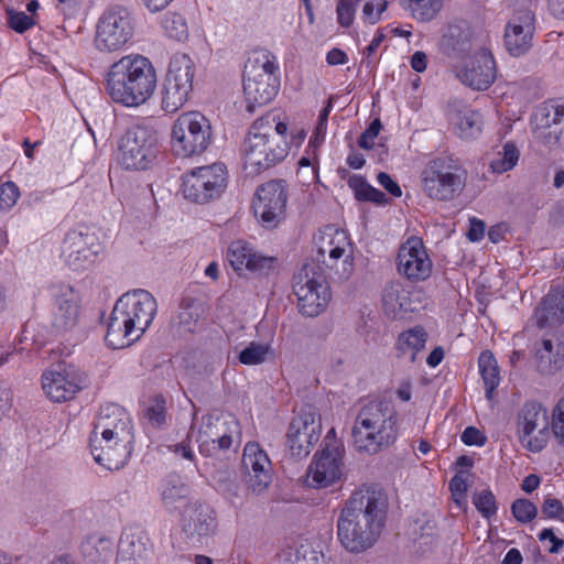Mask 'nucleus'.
<instances>
[{"label":"nucleus","instance_id":"1","mask_svg":"<svg viewBox=\"0 0 564 564\" xmlns=\"http://www.w3.org/2000/svg\"><path fill=\"white\" fill-rule=\"evenodd\" d=\"M388 498L375 487L351 494L337 520V538L345 550L361 553L372 547L386 524Z\"/></svg>","mask_w":564,"mask_h":564},{"label":"nucleus","instance_id":"2","mask_svg":"<svg viewBox=\"0 0 564 564\" xmlns=\"http://www.w3.org/2000/svg\"><path fill=\"white\" fill-rule=\"evenodd\" d=\"M132 424L128 412L110 403L100 408L90 437L94 459L106 468H121L129 457Z\"/></svg>","mask_w":564,"mask_h":564},{"label":"nucleus","instance_id":"3","mask_svg":"<svg viewBox=\"0 0 564 564\" xmlns=\"http://www.w3.org/2000/svg\"><path fill=\"white\" fill-rule=\"evenodd\" d=\"M288 121L280 115L268 112L250 127L243 142V169L248 174L257 175L274 166L286 158Z\"/></svg>","mask_w":564,"mask_h":564},{"label":"nucleus","instance_id":"4","mask_svg":"<svg viewBox=\"0 0 564 564\" xmlns=\"http://www.w3.org/2000/svg\"><path fill=\"white\" fill-rule=\"evenodd\" d=\"M156 84V70L151 61L140 54H130L109 67L105 88L112 101L138 107L152 97Z\"/></svg>","mask_w":564,"mask_h":564},{"label":"nucleus","instance_id":"5","mask_svg":"<svg viewBox=\"0 0 564 564\" xmlns=\"http://www.w3.org/2000/svg\"><path fill=\"white\" fill-rule=\"evenodd\" d=\"M156 301L145 290L124 293L111 312L106 341L113 349L130 346L147 330L156 314Z\"/></svg>","mask_w":564,"mask_h":564},{"label":"nucleus","instance_id":"6","mask_svg":"<svg viewBox=\"0 0 564 564\" xmlns=\"http://www.w3.org/2000/svg\"><path fill=\"white\" fill-rule=\"evenodd\" d=\"M276 57L268 50L253 51L243 70V96L247 109L253 111L271 102L280 88Z\"/></svg>","mask_w":564,"mask_h":564},{"label":"nucleus","instance_id":"7","mask_svg":"<svg viewBox=\"0 0 564 564\" xmlns=\"http://www.w3.org/2000/svg\"><path fill=\"white\" fill-rule=\"evenodd\" d=\"M394 412L379 403L369 404L358 414L352 427V441L358 451L375 454L397 437Z\"/></svg>","mask_w":564,"mask_h":564},{"label":"nucleus","instance_id":"8","mask_svg":"<svg viewBox=\"0 0 564 564\" xmlns=\"http://www.w3.org/2000/svg\"><path fill=\"white\" fill-rule=\"evenodd\" d=\"M214 138L210 120L198 110L183 111L171 126L170 144L172 151L181 158L203 154Z\"/></svg>","mask_w":564,"mask_h":564},{"label":"nucleus","instance_id":"9","mask_svg":"<svg viewBox=\"0 0 564 564\" xmlns=\"http://www.w3.org/2000/svg\"><path fill=\"white\" fill-rule=\"evenodd\" d=\"M466 170L451 158L432 160L421 173L422 191L434 200L448 202L465 187Z\"/></svg>","mask_w":564,"mask_h":564},{"label":"nucleus","instance_id":"10","mask_svg":"<svg viewBox=\"0 0 564 564\" xmlns=\"http://www.w3.org/2000/svg\"><path fill=\"white\" fill-rule=\"evenodd\" d=\"M229 173L224 163H212L195 167L182 177L183 196L196 204L218 199L226 191Z\"/></svg>","mask_w":564,"mask_h":564},{"label":"nucleus","instance_id":"11","mask_svg":"<svg viewBox=\"0 0 564 564\" xmlns=\"http://www.w3.org/2000/svg\"><path fill=\"white\" fill-rule=\"evenodd\" d=\"M293 291L300 312L306 316H317L330 301L323 268L314 261L305 263L295 274Z\"/></svg>","mask_w":564,"mask_h":564},{"label":"nucleus","instance_id":"12","mask_svg":"<svg viewBox=\"0 0 564 564\" xmlns=\"http://www.w3.org/2000/svg\"><path fill=\"white\" fill-rule=\"evenodd\" d=\"M156 151V131L144 124H135L119 141L118 162L127 170H145L155 159Z\"/></svg>","mask_w":564,"mask_h":564},{"label":"nucleus","instance_id":"13","mask_svg":"<svg viewBox=\"0 0 564 564\" xmlns=\"http://www.w3.org/2000/svg\"><path fill=\"white\" fill-rule=\"evenodd\" d=\"M288 198V187L283 181L260 185L252 200L254 217L264 228H275L285 218Z\"/></svg>","mask_w":564,"mask_h":564},{"label":"nucleus","instance_id":"14","mask_svg":"<svg viewBox=\"0 0 564 564\" xmlns=\"http://www.w3.org/2000/svg\"><path fill=\"white\" fill-rule=\"evenodd\" d=\"M133 35L130 14L122 8L105 12L98 21L95 45L101 52H116L126 46Z\"/></svg>","mask_w":564,"mask_h":564},{"label":"nucleus","instance_id":"15","mask_svg":"<svg viewBox=\"0 0 564 564\" xmlns=\"http://www.w3.org/2000/svg\"><path fill=\"white\" fill-rule=\"evenodd\" d=\"M344 477V448L334 443L317 452L306 471V484L312 488H326Z\"/></svg>","mask_w":564,"mask_h":564},{"label":"nucleus","instance_id":"16","mask_svg":"<svg viewBox=\"0 0 564 564\" xmlns=\"http://www.w3.org/2000/svg\"><path fill=\"white\" fill-rule=\"evenodd\" d=\"M397 271L411 283L424 282L433 273V261L419 237L408 238L397 253Z\"/></svg>","mask_w":564,"mask_h":564},{"label":"nucleus","instance_id":"17","mask_svg":"<svg viewBox=\"0 0 564 564\" xmlns=\"http://www.w3.org/2000/svg\"><path fill=\"white\" fill-rule=\"evenodd\" d=\"M322 435V419L314 410L302 411L290 423L286 445L295 457H306Z\"/></svg>","mask_w":564,"mask_h":564},{"label":"nucleus","instance_id":"18","mask_svg":"<svg viewBox=\"0 0 564 564\" xmlns=\"http://www.w3.org/2000/svg\"><path fill=\"white\" fill-rule=\"evenodd\" d=\"M41 384L45 395L55 403L67 402L85 387L84 372L73 366L48 369L42 373Z\"/></svg>","mask_w":564,"mask_h":564},{"label":"nucleus","instance_id":"19","mask_svg":"<svg viewBox=\"0 0 564 564\" xmlns=\"http://www.w3.org/2000/svg\"><path fill=\"white\" fill-rule=\"evenodd\" d=\"M535 23L532 10L521 8L513 12L503 31V45L509 55L520 57L532 48Z\"/></svg>","mask_w":564,"mask_h":564},{"label":"nucleus","instance_id":"20","mask_svg":"<svg viewBox=\"0 0 564 564\" xmlns=\"http://www.w3.org/2000/svg\"><path fill=\"white\" fill-rule=\"evenodd\" d=\"M518 433L523 447L532 453L541 452L550 437L545 411L538 404H525L519 417Z\"/></svg>","mask_w":564,"mask_h":564},{"label":"nucleus","instance_id":"21","mask_svg":"<svg viewBox=\"0 0 564 564\" xmlns=\"http://www.w3.org/2000/svg\"><path fill=\"white\" fill-rule=\"evenodd\" d=\"M534 122L550 149L564 150V99L545 101L535 111Z\"/></svg>","mask_w":564,"mask_h":564},{"label":"nucleus","instance_id":"22","mask_svg":"<svg viewBox=\"0 0 564 564\" xmlns=\"http://www.w3.org/2000/svg\"><path fill=\"white\" fill-rule=\"evenodd\" d=\"M457 78L476 90L488 89L496 79V62L488 50H480L456 68Z\"/></svg>","mask_w":564,"mask_h":564},{"label":"nucleus","instance_id":"23","mask_svg":"<svg viewBox=\"0 0 564 564\" xmlns=\"http://www.w3.org/2000/svg\"><path fill=\"white\" fill-rule=\"evenodd\" d=\"M242 471L248 487L253 492H261L270 485L271 460L258 443L246 444L242 454Z\"/></svg>","mask_w":564,"mask_h":564},{"label":"nucleus","instance_id":"24","mask_svg":"<svg viewBox=\"0 0 564 564\" xmlns=\"http://www.w3.org/2000/svg\"><path fill=\"white\" fill-rule=\"evenodd\" d=\"M226 258L236 272L249 271L254 274L265 275L274 269L275 259L262 256L243 240L232 241L226 253Z\"/></svg>","mask_w":564,"mask_h":564},{"label":"nucleus","instance_id":"25","mask_svg":"<svg viewBox=\"0 0 564 564\" xmlns=\"http://www.w3.org/2000/svg\"><path fill=\"white\" fill-rule=\"evenodd\" d=\"M232 432L227 422L220 417H204L198 430L199 453L204 456H217L232 445Z\"/></svg>","mask_w":564,"mask_h":564},{"label":"nucleus","instance_id":"26","mask_svg":"<svg viewBox=\"0 0 564 564\" xmlns=\"http://www.w3.org/2000/svg\"><path fill=\"white\" fill-rule=\"evenodd\" d=\"M82 318V306L77 294L68 288L62 296H56L52 307V327L58 333L74 329Z\"/></svg>","mask_w":564,"mask_h":564},{"label":"nucleus","instance_id":"27","mask_svg":"<svg viewBox=\"0 0 564 564\" xmlns=\"http://www.w3.org/2000/svg\"><path fill=\"white\" fill-rule=\"evenodd\" d=\"M315 245L317 247V260L332 268L334 262L347 252L349 240L344 230L328 226L315 237Z\"/></svg>","mask_w":564,"mask_h":564},{"label":"nucleus","instance_id":"28","mask_svg":"<svg viewBox=\"0 0 564 564\" xmlns=\"http://www.w3.org/2000/svg\"><path fill=\"white\" fill-rule=\"evenodd\" d=\"M187 531L192 536L202 541L215 534L217 529L216 516L207 506H194L187 510Z\"/></svg>","mask_w":564,"mask_h":564},{"label":"nucleus","instance_id":"29","mask_svg":"<svg viewBox=\"0 0 564 564\" xmlns=\"http://www.w3.org/2000/svg\"><path fill=\"white\" fill-rule=\"evenodd\" d=\"M540 327L557 325L564 322V292L550 291L535 311Z\"/></svg>","mask_w":564,"mask_h":564},{"label":"nucleus","instance_id":"30","mask_svg":"<svg viewBox=\"0 0 564 564\" xmlns=\"http://www.w3.org/2000/svg\"><path fill=\"white\" fill-rule=\"evenodd\" d=\"M193 86L165 79L162 91V109L167 113H174L189 99Z\"/></svg>","mask_w":564,"mask_h":564},{"label":"nucleus","instance_id":"31","mask_svg":"<svg viewBox=\"0 0 564 564\" xmlns=\"http://www.w3.org/2000/svg\"><path fill=\"white\" fill-rule=\"evenodd\" d=\"M478 368L485 383L486 397L488 400H492L495 390L500 383V371L497 359L490 350L480 352Z\"/></svg>","mask_w":564,"mask_h":564},{"label":"nucleus","instance_id":"32","mask_svg":"<svg viewBox=\"0 0 564 564\" xmlns=\"http://www.w3.org/2000/svg\"><path fill=\"white\" fill-rule=\"evenodd\" d=\"M196 67L193 59L183 53H176L171 58L165 79L193 86Z\"/></svg>","mask_w":564,"mask_h":564},{"label":"nucleus","instance_id":"33","mask_svg":"<svg viewBox=\"0 0 564 564\" xmlns=\"http://www.w3.org/2000/svg\"><path fill=\"white\" fill-rule=\"evenodd\" d=\"M426 340L425 329L422 326H415L399 335L397 349L401 355H410L411 360L414 361L417 352L425 347Z\"/></svg>","mask_w":564,"mask_h":564},{"label":"nucleus","instance_id":"34","mask_svg":"<svg viewBox=\"0 0 564 564\" xmlns=\"http://www.w3.org/2000/svg\"><path fill=\"white\" fill-rule=\"evenodd\" d=\"M400 4L413 19L427 22L440 13L444 0H400Z\"/></svg>","mask_w":564,"mask_h":564},{"label":"nucleus","instance_id":"35","mask_svg":"<svg viewBox=\"0 0 564 564\" xmlns=\"http://www.w3.org/2000/svg\"><path fill=\"white\" fill-rule=\"evenodd\" d=\"M348 186L354 192L357 200L371 202L377 205H387L389 202L384 193L371 186L366 178L360 175H351L348 178Z\"/></svg>","mask_w":564,"mask_h":564},{"label":"nucleus","instance_id":"36","mask_svg":"<svg viewBox=\"0 0 564 564\" xmlns=\"http://www.w3.org/2000/svg\"><path fill=\"white\" fill-rule=\"evenodd\" d=\"M451 122L456 127L463 138H470L481 130V117L479 112L464 108L451 117Z\"/></svg>","mask_w":564,"mask_h":564},{"label":"nucleus","instance_id":"37","mask_svg":"<svg viewBox=\"0 0 564 564\" xmlns=\"http://www.w3.org/2000/svg\"><path fill=\"white\" fill-rule=\"evenodd\" d=\"M519 159L520 151L513 143L508 142L490 161V170L492 173L502 174L512 170L518 164Z\"/></svg>","mask_w":564,"mask_h":564},{"label":"nucleus","instance_id":"38","mask_svg":"<svg viewBox=\"0 0 564 564\" xmlns=\"http://www.w3.org/2000/svg\"><path fill=\"white\" fill-rule=\"evenodd\" d=\"M470 475L459 471L449 481V491L456 507L466 512L468 509L467 490L470 484Z\"/></svg>","mask_w":564,"mask_h":564},{"label":"nucleus","instance_id":"39","mask_svg":"<svg viewBox=\"0 0 564 564\" xmlns=\"http://www.w3.org/2000/svg\"><path fill=\"white\" fill-rule=\"evenodd\" d=\"M271 354L269 344L252 341L239 352L238 360L242 365L256 366L263 364Z\"/></svg>","mask_w":564,"mask_h":564},{"label":"nucleus","instance_id":"40","mask_svg":"<svg viewBox=\"0 0 564 564\" xmlns=\"http://www.w3.org/2000/svg\"><path fill=\"white\" fill-rule=\"evenodd\" d=\"M404 289L400 283L388 284L382 294L383 307L388 313L395 314L404 308Z\"/></svg>","mask_w":564,"mask_h":564},{"label":"nucleus","instance_id":"41","mask_svg":"<svg viewBox=\"0 0 564 564\" xmlns=\"http://www.w3.org/2000/svg\"><path fill=\"white\" fill-rule=\"evenodd\" d=\"M473 503L477 511L488 520L497 514L498 506L496 497L489 489L475 492L473 496Z\"/></svg>","mask_w":564,"mask_h":564},{"label":"nucleus","instance_id":"42","mask_svg":"<svg viewBox=\"0 0 564 564\" xmlns=\"http://www.w3.org/2000/svg\"><path fill=\"white\" fill-rule=\"evenodd\" d=\"M161 23L165 34L172 39L181 40L186 35V23L177 13L165 14Z\"/></svg>","mask_w":564,"mask_h":564},{"label":"nucleus","instance_id":"43","mask_svg":"<svg viewBox=\"0 0 564 564\" xmlns=\"http://www.w3.org/2000/svg\"><path fill=\"white\" fill-rule=\"evenodd\" d=\"M511 512L517 521L528 523L532 521L536 514V506L528 499H517L511 506Z\"/></svg>","mask_w":564,"mask_h":564},{"label":"nucleus","instance_id":"44","mask_svg":"<svg viewBox=\"0 0 564 564\" xmlns=\"http://www.w3.org/2000/svg\"><path fill=\"white\" fill-rule=\"evenodd\" d=\"M165 400L163 397H154L145 409V417L153 426H160L165 422Z\"/></svg>","mask_w":564,"mask_h":564},{"label":"nucleus","instance_id":"45","mask_svg":"<svg viewBox=\"0 0 564 564\" xmlns=\"http://www.w3.org/2000/svg\"><path fill=\"white\" fill-rule=\"evenodd\" d=\"M7 15L9 26L18 33H23L35 25L34 17L28 15L24 12L8 9Z\"/></svg>","mask_w":564,"mask_h":564},{"label":"nucleus","instance_id":"46","mask_svg":"<svg viewBox=\"0 0 564 564\" xmlns=\"http://www.w3.org/2000/svg\"><path fill=\"white\" fill-rule=\"evenodd\" d=\"M20 196L19 187L11 181H0V209L13 207Z\"/></svg>","mask_w":564,"mask_h":564},{"label":"nucleus","instance_id":"47","mask_svg":"<svg viewBox=\"0 0 564 564\" xmlns=\"http://www.w3.org/2000/svg\"><path fill=\"white\" fill-rule=\"evenodd\" d=\"M535 356L538 360V368L543 373H552L562 366V359L558 357V354L544 352L536 349Z\"/></svg>","mask_w":564,"mask_h":564},{"label":"nucleus","instance_id":"48","mask_svg":"<svg viewBox=\"0 0 564 564\" xmlns=\"http://www.w3.org/2000/svg\"><path fill=\"white\" fill-rule=\"evenodd\" d=\"M358 3V0H339L337 4V21L344 26L348 28L352 24L355 20V8Z\"/></svg>","mask_w":564,"mask_h":564},{"label":"nucleus","instance_id":"49","mask_svg":"<svg viewBox=\"0 0 564 564\" xmlns=\"http://www.w3.org/2000/svg\"><path fill=\"white\" fill-rule=\"evenodd\" d=\"M552 431L564 443V397L558 400L552 410Z\"/></svg>","mask_w":564,"mask_h":564},{"label":"nucleus","instance_id":"50","mask_svg":"<svg viewBox=\"0 0 564 564\" xmlns=\"http://www.w3.org/2000/svg\"><path fill=\"white\" fill-rule=\"evenodd\" d=\"M542 513L546 519L564 520V506L561 500L546 497L542 505Z\"/></svg>","mask_w":564,"mask_h":564},{"label":"nucleus","instance_id":"51","mask_svg":"<svg viewBox=\"0 0 564 564\" xmlns=\"http://www.w3.org/2000/svg\"><path fill=\"white\" fill-rule=\"evenodd\" d=\"M382 126L379 119H375L358 140V145L365 150H370L375 147V141L379 135Z\"/></svg>","mask_w":564,"mask_h":564},{"label":"nucleus","instance_id":"52","mask_svg":"<svg viewBox=\"0 0 564 564\" xmlns=\"http://www.w3.org/2000/svg\"><path fill=\"white\" fill-rule=\"evenodd\" d=\"M460 440L468 446H484L487 442L486 435L475 426H468L460 435Z\"/></svg>","mask_w":564,"mask_h":564},{"label":"nucleus","instance_id":"53","mask_svg":"<svg viewBox=\"0 0 564 564\" xmlns=\"http://www.w3.org/2000/svg\"><path fill=\"white\" fill-rule=\"evenodd\" d=\"M377 181L393 197L402 196L401 187L389 174L380 172L377 176Z\"/></svg>","mask_w":564,"mask_h":564},{"label":"nucleus","instance_id":"54","mask_svg":"<svg viewBox=\"0 0 564 564\" xmlns=\"http://www.w3.org/2000/svg\"><path fill=\"white\" fill-rule=\"evenodd\" d=\"M426 528H427L429 532H426L425 534H422L417 540L414 541V549H415L416 553L421 552V550H422V552L430 551L433 549V546L435 544V538L432 532L433 527L430 525V523H427Z\"/></svg>","mask_w":564,"mask_h":564},{"label":"nucleus","instance_id":"55","mask_svg":"<svg viewBox=\"0 0 564 564\" xmlns=\"http://www.w3.org/2000/svg\"><path fill=\"white\" fill-rule=\"evenodd\" d=\"M539 539L542 542L549 541L551 543L549 547V552L551 553H557L564 544V541L562 539H558L552 529H543L539 533Z\"/></svg>","mask_w":564,"mask_h":564},{"label":"nucleus","instance_id":"56","mask_svg":"<svg viewBox=\"0 0 564 564\" xmlns=\"http://www.w3.org/2000/svg\"><path fill=\"white\" fill-rule=\"evenodd\" d=\"M486 231L485 223L477 218L470 219L467 237L470 241H479L484 238Z\"/></svg>","mask_w":564,"mask_h":564},{"label":"nucleus","instance_id":"57","mask_svg":"<svg viewBox=\"0 0 564 564\" xmlns=\"http://www.w3.org/2000/svg\"><path fill=\"white\" fill-rule=\"evenodd\" d=\"M326 131H327V127L316 123L313 134L308 141V149H313L314 158L316 156V151H317L318 147L325 140Z\"/></svg>","mask_w":564,"mask_h":564},{"label":"nucleus","instance_id":"58","mask_svg":"<svg viewBox=\"0 0 564 564\" xmlns=\"http://www.w3.org/2000/svg\"><path fill=\"white\" fill-rule=\"evenodd\" d=\"M326 62L332 66L344 65L348 62V56L340 48H332L326 55Z\"/></svg>","mask_w":564,"mask_h":564},{"label":"nucleus","instance_id":"59","mask_svg":"<svg viewBox=\"0 0 564 564\" xmlns=\"http://www.w3.org/2000/svg\"><path fill=\"white\" fill-rule=\"evenodd\" d=\"M12 403L11 391L0 387V420L10 411Z\"/></svg>","mask_w":564,"mask_h":564},{"label":"nucleus","instance_id":"60","mask_svg":"<svg viewBox=\"0 0 564 564\" xmlns=\"http://www.w3.org/2000/svg\"><path fill=\"white\" fill-rule=\"evenodd\" d=\"M295 564H321L319 555L316 551L313 550H304V552H297Z\"/></svg>","mask_w":564,"mask_h":564},{"label":"nucleus","instance_id":"61","mask_svg":"<svg viewBox=\"0 0 564 564\" xmlns=\"http://www.w3.org/2000/svg\"><path fill=\"white\" fill-rule=\"evenodd\" d=\"M426 66H427V57H426V54L423 53V52H415L413 55H412V58H411V67L415 70V72H424L426 69Z\"/></svg>","mask_w":564,"mask_h":564},{"label":"nucleus","instance_id":"62","mask_svg":"<svg viewBox=\"0 0 564 564\" xmlns=\"http://www.w3.org/2000/svg\"><path fill=\"white\" fill-rule=\"evenodd\" d=\"M540 482V477L538 475L531 474L523 479L521 488L523 491L530 494L539 488Z\"/></svg>","mask_w":564,"mask_h":564},{"label":"nucleus","instance_id":"63","mask_svg":"<svg viewBox=\"0 0 564 564\" xmlns=\"http://www.w3.org/2000/svg\"><path fill=\"white\" fill-rule=\"evenodd\" d=\"M175 454H180L182 457L188 460H193L194 453L188 443L183 442L171 447Z\"/></svg>","mask_w":564,"mask_h":564},{"label":"nucleus","instance_id":"64","mask_svg":"<svg viewBox=\"0 0 564 564\" xmlns=\"http://www.w3.org/2000/svg\"><path fill=\"white\" fill-rule=\"evenodd\" d=\"M444 359V350L441 348V347H436L434 348L427 359H426V364L430 366V367H436L438 366Z\"/></svg>","mask_w":564,"mask_h":564}]
</instances>
